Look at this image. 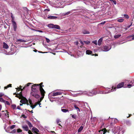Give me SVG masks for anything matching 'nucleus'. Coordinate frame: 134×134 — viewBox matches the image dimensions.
Returning <instances> with one entry per match:
<instances>
[{"mask_svg": "<svg viewBox=\"0 0 134 134\" xmlns=\"http://www.w3.org/2000/svg\"><path fill=\"white\" fill-rule=\"evenodd\" d=\"M39 90H40L41 94L42 96V98H43L44 96L45 91L42 87L40 86H38V85L37 84H34L32 86L31 92L36 91V92H39Z\"/></svg>", "mask_w": 134, "mask_h": 134, "instance_id": "nucleus-1", "label": "nucleus"}, {"mask_svg": "<svg viewBox=\"0 0 134 134\" xmlns=\"http://www.w3.org/2000/svg\"><path fill=\"white\" fill-rule=\"evenodd\" d=\"M116 87H112V89L110 91L109 90L108 92L106 91L105 92L103 91H100L98 92H96V93H95V92H92L90 93H89L88 94L86 92H85L83 93V94H87V95L88 96H92L93 95H96L98 93H100V94H107L108 93H109L111 92H113L114 91H115L116 90Z\"/></svg>", "mask_w": 134, "mask_h": 134, "instance_id": "nucleus-2", "label": "nucleus"}, {"mask_svg": "<svg viewBox=\"0 0 134 134\" xmlns=\"http://www.w3.org/2000/svg\"><path fill=\"white\" fill-rule=\"evenodd\" d=\"M113 132L115 134L118 132V134H123V131L121 129V127L120 126H117L115 127L114 129Z\"/></svg>", "mask_w": 134, "mask_h": 134, "instance_id": "nucleus-3", "label": "nucleus"}, {"mask_svg": "<svg viewBox=\"0 0 134 134\" xmlns=\"http://www.w3.org/2000/svg\"><path fill=\"white\" fill-rule=\"evenodd\" d=\"M38 92H36V91L31 92V94L36 98H38L40 97V96L38 94Z\"/></svg>", "mask_w": 134, "mask_h": 134, "instance_id": "nucleus-4", "label": "nucleus"}, {"mask_svg": "<svg viewBox=\"0 0 134 134\" xmlns=\"http://www.w3.org/2000/svg\"><path fill=\"white\" fill-rule=\"evenodd\" d=\"M111 48V46L110 45L107 44L104 47V50H103V51L107 52Z\"/></svg>", "mask_w": 134, "mask_h": 134, "instance_id": "nucleus-5", "label": "nucleus"}, {"mask_svg": "<svg viewBox=\"0 0 134 134\" xmlns=\"http://www.w3.org/2000/svg\"><path fill=\"white\" fill-rule=\"evenodd\" d=\"M133 86H134V80L131 81H129L127 85V87L129 88H130Z\"/></svg>", "mask_w": 134, "mask_h": 134, "instance_id": "nucleus-6", "label": "nucleus"}, {"mask_svg": "<svg viewBox=\"0 0 134 134\" xmlns=\"http://www.w3.org/2000/svg\"><path fill=\"white\" fill-rule=\"evenodd\" d=\"M21 100H20V102L24 104H25L27 102V100L26 98L24 97L23 96V97L21 98Z\"/></svg>", "mask_w": 134, "mask_h": 134, "instance_id": "nucleus-7", "label": "nucleus"}, {"mask_svg": "<svg viewBox=\"0 0 134 134\" xmlns=\"http://www.w3.org/2000/svg\"><path fill=\"white\" fill-rule=\"evenodd\" d=\"M13 26V29L14 31H16L17 28V25L15 21L12 22Z\"/></svg>", "mask_w": 134, "mask_h": 134, "instance_id": "nucleus-8", "label": "nucleus"}, {"mask_svg": "<svg viewBox=\"0 0 134 134\" xmlns=\"http://www.w3.org/2000/svg\"><path fill=\"white\" fill-rule=\"evenodd\" d=\"M124 84V82H121L120 83L117 85V88H119L122 87H123Z\"/></svg>", "mask_w": 134, "mask_h": 134, "instance_id": "nucleus-9", "label": "nucleus"}, {"mask_svg": "<svg viewBox=\"0 0 134 134\" xmlns=\"http://www.w3.org/2000/svg\"><path fill=\"white\" fill-rule=\"evenodd\" d=\"M62 93L60 92H53V95L52 96H57L60 95L62 94Z\"/></svg>", "mask_w": 134, "mask_h": 134, "instance_id": "nucleus-10", "label": "nucleus"}, {"mask_svg": "<svg viewBox=\"0 0 134 134\" xmlns=\"http://www.w3.org/2000/svg\"><path fill=\"white\" fill-rule=\"evenodd\" d=\"M57 17L56 16H48L47 18L51 19H56L57 18Z\"/></svg>", "mask_w": 134, "mask_h": 134, "instance_id": "nucleus-11", "label": "nucleus"}, {"mask_svg": "<svg viewBox=\"0 0 134 134\" xmlns=\"http://www.w3.org/2000/svg\"><path fill=\"white\" fill-rule=\"evenodd\" d=\"M22 127L24 130L26 131H29L28 127L27 125H25L23 126H22Z\"/></svg>", "mask_w": 134, "mask_h": 134, "instance_id": "nucleus-12", "label": "nucleus"}, {"mask_svg": "<svg viewBox=\"0 0 134 134\" xmlns=\"http://www.w3.org/2000/svg\"><path fill=\"white\" fill-rule=\"evenodd\" d=\"M3 48L5 49H7L9 48L8 45L4 42L3 43Z\"/></svg>", "mask_w": 134, "mask_h": 134, "instance_id": "nucleus-13", "label": "nucleus"}, {"mask_svg": "<svg viewBox=\"0 0 134 134\" xmlns=\"http://www.w3.org/2000/svg\"><path fill=\"white\" fill-rule=\"evenodd\" d=\"M127 38H130V41H131L132 40H134V35H132L129 36L127 37Z\"/></svg>", "mask_w": 134, "mask_h": 134, "instance_id": "nucleus-14", "label": "nucleus"}, {"mask_svg": "<svg viewBox=\"0 0 134 134\" xmlns=\"http://www.w3.org/2000/svg\"><path fill=\"white\" fill-rule=\"evenodd\" d=\"M54 24H48L47 25V26L48 27L50 28L54 29Z\"/></svg>", "mask_w": 134, "mask_h": 134, "instance_id": "nucleus-15", "label": "nucleus"}, {"mask_svg": "<svg viewBox=\"0 0 134 134\" xmlns=\"http://www.w3.org/2000/svg\"><path fill=\"white\" fill-rule=\"evenodd\" d=\"M57 124H58L59 126H61L62 127L61 125L59 123L61 122V121L60 119H57L56 120Z\"/></svg>", "mask_w": 134, "mask_h": 134, "instance_id": "nucleus-16", "label": "nucleus"}, {"mask_svg": "<svg viewBox=\"0 0 134 134\" xmlns=\"http://www.w3.org/2000/svg\"><path fill=\"white\" fill-rule=\"evenodd\" d=\"M32 130L34 131L35 133H37L39 132V130L35 127H33L32 129Z\"/></svg>", "mask_w": 134, "mask_h": 134, "instance_id": "nucleus-17", "label": "nucleus"}, {"mask_svg": "<svg viewBox=\"0 0 134 134\" xmlns=\"http://www.w3.org/2000/svg\"><path fill=\"white\" fill-rule=\"evenodd\" d=\"M103 39L102 38H100L98 41V44L99 46H100L102 43V41Z\"/></svg>", "mask_w": 134, "mask_h": 134, "instance_id": "nucleus-18", "label": "nucleus"}, {"mask_svg": "<svg viewBox=\"0 0 134 134\" xmlns=\"http://www.w3.org/2000/svg\"><path fill=\"white\" fill-rule=\"evenodd\" d=\"M54 28L56 29H60V26L57 25H54Z\"/></svg>", "mask_w": 134, "mask_h": 134, "instance_id": "nucleus-19", "label": "nucleus"}, {"mask_svg": "<svg viewBox=\"0 0 134 134\" xmlns=\"http://www.w3.org/2000/svg\"><path fill=\"white\" fill-rule=\"evenodd\" d=\"M63 107L62 108L61 111L64 113H66L69 112V110L68 109H62Z\"/></svg>", "mask_w": 134, "mask_h": 134, "instance_id": "nucleus-20", "label": "nucleus"}, {"mask_svg": "<svg viewBox=\"0 0 134 134\" xmlns=\"http://www.w3.org/2000/svg\"><path fill=\"white\" fill-rule=\"evenodd\" d=\"M86 53L87 54H91L92 53V52L89 50H87L86 51Z\"/></svg>", "mask_w": 134, "mask_h": 134, "instance_id": "nucleus-21", "label": "nucleus"}, {"mask_svg": "<svg viewBox=\"0 0 134 134\" xmlns=\"http://www.w3.org/2000/svg\"><path fill=\"white\" fill-rule=\"evenodd\" d=\"M16 96L19 98V99H21L23 97V96L21 94H20L19 95H16Z\"/></svg>", "mask_w": 134, "mask_h": 134, "instance_id": "nucleus-22", "label": "nucleus"}, {"mask_svg": "<svg viewBox=\"0 0 134 134\" xmlns=\"http://www.w3.org/2000/svg\"><path fill=\"white\" fill-rule=\"evenodd\" d=\"M106 130L105 129H104L102 130H101L99 131V132H101L102 133L103 132V134H104L106 132Z\"/></svg>", "mask_w": 134, "mask_h": 134, "instance_id": "nucleus-23", "label": "nucleus"}, {"mask_svg": "<svg viewBox=\"0 0 134 134\" xmlns=\"http://www.w3.org/2000/svg\"><path fill=\"white\" fill-rule=\"evenodd\" d=\"M83 127L82 126H81V127L78 129V132H80L83 129Z\"/></svg>", "mask_w": 134, "mask_h": 134, "instance_id": "nucleus-24", "label": "nucleus"}, {"mask_svg": "<svg viewBox=\"0 0 134 134\" xmlns=\"http://www.w3.org/2000/svg\"><path fill=\"white\" fill-rule=\"evenodd\" d=\"M11 18H12V20H11L12 21V22H13L15 21H14V17L13 16V15L12 13H11Z\"/></svg>", "mask_w": 134, "mask_h": 134, "instance_id": "nucleus-25", "label": "nucleus"}, {"mask_svg": "<svg viewBox=\"0 0 134 134\" xmlns=\"http://www.w3.org/2000/svg\"><path fill=\"white\" fill-rule=\"evenodd\" d=\"M27 123L30 127H32V125L30 122L27 121Z\"/></svg>", "mask_w": 134, "mask_h": 134, "instance_id": "nucleus-26", "label": "nucleus"}, {"mask_svg": "<svg viewBox=\"0 0 134 134\" xmlns=\"http://www.w3.org/2000/svg\"><path fill=\"white\" fill-rule=\"evenodd\" d=\"M124 19L122 18H121L120 19H118L117 20L119 22H122Z\"/></svg>", "mask_w": 134, "mask_h": 134, "instance_id": "nucleus-27", "label": "nucleus"}, {"mask_svg": "<svg viewBox=\"0 0 134 134\" xmlns=\"http://www.w3.org/2000/svg\"><path fill=\"white\" fill-rule=\"evenodd\" d=\"M121 35H115L114 36V38H117L120 36H121Z\"/></svg>", "mask_w": 134, "mask_h": 134, "instance_id": "nucleus-28", "label": "nucleus"}, {"mask_svg": "<svg viewBox=\"0 0 134 134\" xmlns=\"http://www.w3.org/2000/svg\"><path fill=\"white\" fill-rule=\"evenodd\" d=\"M32 84V83H27V85H25V86L23 87V89H25L26 88V87L29 86L30 84Z\"/></svg>", "mask_w": 134, "mask_h": 134, "instance_id": "nucleus-29", "label": "nucleus"}, {"mask_svg": "<svg viewBox=\"0 0 134 134\" xmlns=\"http://www.w3.org/2000/svg\"><path fill=\"white\" fill-rule=\"evenodd\" d=\"M17 42H26V41L25 40H21V39H18L17 40Z\"/></svg>", "mask_w": 134, "mask_h": 134, "instance_id": "nucleus-30", "label": "nucleus"}, {"mask_svg": "<svg viewBox=\"0 0 134 134\" xmlns=\"http://www.w3.org/2000/svg\"><path fill=\"white\" fill-rule=\"evenodd\" d=\"M83 42L84 43L87 44H88L90 43V42L89 41H83Z\"/></svg>", "mask_w": 134, "mask_h": 134, "instance_id": "nucleus-31", "label": "nucleus"}, {"mask_svg": "<svg viewBox=\"0 0 134 134\" xmlns=\"http://www.w3.org/2000/svg\"><path fill=\"white\" fill-rule=\"evenodd\" d=\"M74 107L77 110L79 111H80V110L78 107H77L76 105H74Z\"/></svg>", "mask_w": 134, "mask_h": 134, "instance_id": "nucleus-32", "label": "nucleus"}, {"mask_svg": "<svg viewBox=\"0 0 134 134\" xmlns=\"http://www.w3.org/2000/svg\"><path fill=\"white\" fill-rule=\"evenodd\" d=\"M71 117L72 118L76 119V115L75 114L71 115Z\"/></svg>", "mask_w": 134, "mask_h": 134, "instance_id": "nucleus-33", "label": "nucleus"}, {"mask_svg": "<svg viewBox=\"0 0 134 134\" xmlns=\"http://www.w3.org/2000/svg\"><path fill=\"white\" fill-rule=\"evenodd\" d=\"M20 88H19L18 87L17 88H16L17 89V91H19L20 90H21V91H22L23 90V89H21V87H22L21 86H20Z\"/></svg>", "mask_w": 134, "mask_h": 134, "instance_id": "nucleus-34", "label": "nucleus"}, {"mask_svg": "<svg viewBox=\"0 0 134 134\" xmlns=\"http://www.w3.org/2000/svg\"><path fill=\"white\" fill-rule=\"evenodd\" d=\"M4 103L5 104H6L8 105H10L8 101H6L5 100Z\"/></svg>", "mask_w": 134, "mask_h": 134, "instance_id": "nucleus-35", "label": "nucleus"}, {"mask_svg": "<svg viewBox=\"0 0 134 134\" xmlns=\"http://www.w3.org/2000/svg\"><path fill=\"white\" fill-rule=\"evenodd\" d=\"M12 84H9L8 85H7V86L6 87H4V88L6 89L7 88L9 87H11Z\"/></svg>", "mask_w": 134, "mask_h": 134, "instance_id": "nucleus-36", "label": "nucleus"}, {"mask_svg": "<svg viewBox=\"0 0 134 134\" xmlns=\"http://www.w3.org/2000/svg\"><path fill=\"white\" fill-rule=\"evenodd\" d=\"M4 101L5 100L2 98H0V102L4 103Z\"/></svg>", "mask_w": 134, "mask_h": 134, "instance_id": "nucleus-37", "label": "nucleus"}, {"mask_svg": "<svg viewBox=\"0 0 134 134\" xmlns=\"http://www.w3.org/2000/svg\"><path fill=\"white\" fill-rule=\"evenodd\" d=\"M130 81H129L127 80H125V81L124 82V84L125 83V84H128V83Z\"/></svg>", "mask_w": 134, "mask_h": 134, "instance_id": "nucleus-38", "label": "nucleus"}, {"mask_svg": "<svg viewBox=\"0 0 134 134\" xmlns=\"http://www.w3.org/2000/svg\"><path fill=\"white\" fill-rule=\"evenodd\" d=\"M15 125H13L10 126V128L11 129H12L14 128L15 127Z\"/></svg>", "mask_w": 134, "mask_h": 134, "instance_id": "nucleus-39", "label": "nucleus"}, {"mask_svg": "<svg viewBox=\"0 0 134 134\" xmlns=\"http://www.w3.org/2000/svg\"><path fill=\"white\" fill-rule=\"evenodd\" d=\"M83 33L84 34H89V32L88 31H85L83 32Z\"/></svg>", "mask_w": 134, "mask_h": 134, "instance_id": "nucleus-40", "label": "nucleus"}, {"mask_svg": "<svg viewBox=\"0 0 134 134\" xmlns=\"http://www.w3.org/2000/svg\"><path fill=\"white\" fill-rule=\"evenodd\" d=\"M16 130L15 129H14L11 131L10 133H14L16 132Z\"/></svg>", "mask_w": 134, "mask_h": 134, "instance_id": "nucleus-41", "label": "nucleus"}, {"mask_svg": "<svg viewBox=\"0 0 134 134\" xmlns=\"http://www.w3.org/2000/svg\"><path fill=\"white\" fill-rule=\"evenodd\" d=\"M124 17L126 19H128L129 18L128 15L127 14H124Z\"/></svg>", "mask_w": 134, "mask_h": 134, "instance_id": "nucleus-42", "label": "nucleus"}, {"mask_svg": "<svg viewBox=\"0 0 134 134\" xmlns=\"http://www.w3.org/2000/svg\"><path fill=\"white\" fill-rule=\"evenodd\" d=\"M17 132L18 133L20 132H22V130L20 129H17Z\"/></svg>", "mask_w": 134, "mask_h": 134, "instance_id": "nucleus-43", "label": "nucleus"}, {"mask_svg": "<svg viewBox=\"0 0 134 134\" xmlns=\"http://www.w3.org/2000/svg\"><path fill=\"white\" fill-rule=\"evenodd\" d=\"M92 43L95 44L96 45L97 44V41L96 40L94 41H92Z\"/></svg>", "mask_w": 134, "mask_h": 134, "instance_id": "nucleus-44", "label": "nucleus"}, {"mask_svg": "<svg viewBox=\"0 0 134 134\" xmlns=\"http://www.w3.org/2000/svg\"><path fill=\"white\" fill-rule=\"evenodd\" d=\"M71 12L70 11L68 12H67L65 13V15H68V14H69Z\"/></svg>", "mask_w": 134, "mask_h": 134, "instance_id": "nucleus-45", "label": "nucleus"}, {"mask_svg": "<svg viewBox=\"0 0 134 134\" xmlns=\"http://www.w3.org/2000/svg\"><path fill=\"white\" fill-rule=\"evenodd\" d=\"M36 107V105H30V107L32 108V109H33Z\"/></svg>", "mask_w": 134, "mask_h": 134, "instance_id": "nucleus-46", "label": "nucleus"}, {"mask_svg": "<svg viewBox=\"0 0 134 134\" xmlns=\"http://www.w3.org/2000/svg\"><path fill=\"white\" fill-rule=\"evenodd\" d=\"M46 41L47 43H49L50 42V40L49 39L47 38H46Z\"/></svg>", "mask_w": 134, "mask_h": 134, "instance_id": "nucleus-47", "label": "nucleus"}, {"mask_svg": "<svg viewBox=\"0 0 134 134\" xmlns=\"http://www.w3.org/2000/svg\"><path fill=\"white\" fill-rule=\"evenodd\" d=\"M113 2V3L114 4H116V2L115 1V0H112Z\"/></svg>", "mask_w": 134, "mask_h": 134, "instance_id": "nucleus-48", "label": "nucleus"}, {"mask_svg": "<svg viewBox=\"0 0 134 134\" xmlns=\"http://www.w3.org/2000/svg\"><path fill=\"white\" fill-rule=\"evenodd\" d=\"M114 121L115 123H116L118 121V120L117 119H114Z\"/></svg>", "mask_w": 134, "mask_h": 134, "instance_id": "nucleus-49", "label": "nucleus"}, {"mask_svg": "<svg viewBox=\"0 0 134 134\" xmlns=\"http://www.w3.org/2000/svg\"><path fill=\"white\" fill-rule=\"evenodd\" d=\"M12 107L14 108L15 109L16 108V105H12Z\"/></svg>", "mask_w": 134, "mask_h": 134, "instance_id": "nucleus-50", "label": "nucleus"}, {"mask_svg": "<svg viewBox=\"0 0 134 134\" xmlns=\"http://www.w3.org/2000/svg\"><path fill=\"white\" fill-rule=\"evenodd\" d=\"M28 133H29V134H33L31 132V131L30 130L28 131Z\"/></svg>", "mask_w": 134, "mask_h": 134, "instance_id": "nucleus-51", "label": "nucleus"}, {"mask_svg": "<svg viewBox=\"0 0 134 134\" xmlns=\"http://www.w3.org/2000/svg\"><path fill=\"white\" fill-rule=\"evenodd\" d=\"M3 94L2 93H0V97H1L3 95Z\"/></svg>", "mask_w": 134, "mask_h": 134, "instance_id": "nucleus-52", "label": "nucleus"}, {"mask_svg": "<svg viewBox=\"0 0 134 134\" xmlns=\"http://www.w3.org/2000/svg\"><path fill=\"white\" fill-rule=\"evenodd\" d=\"M105 23V21H103V22H102L101 23H100V24H104Z\"/></svg>", "mask_w": 134, "mask_h": 134, "instance_id": "nucleus-53", "label": "nucleus"}, {"mask_svg": "<svg viewBox=\"0 0 134 134\" xmlns=\"http://www.w3.org/2000/svg\"><path fill=\"white\" fill-rule=\"evenodd\" d=\"M29 102L30 104L31 105H32V101H31V100L29 101Z\"/></svg>", "mask_w": 134, "mask_h": 134, "instance_id": "nucleus-54", "label": "nucleus"}, {"mask_svg": "<svg viewBox=\"0 0 134 134\" xmlns=\"http://www.w3.org/2000/svg\"><path fill=\"white\" fill-rule=\"evenodd\" d=\"M17 109L20 110V107L19 106H18L17 107Z\"/></svg>", "mask_w": 134, "mask_h": 134, "instance_id": "nucleus-55", "label": "nucleus"}, {"mask_svg": "<svg viewBox=\"0 0 134 134\" xmlns=\"http://www.w3.org/2000/svg\"><path fill=\"white\" fill-rule=\"evenodd\" d=\"M5 115L7 116L8 118H9V114H8V113H7V114H5Z\"/></svg>", "mask_w": 134, "mask_h": 134, "instance_id": "nucleus-56", "label": "nucleus"}, {"mask_svg": "<svg viewBox=\"0 0 134 134\" xmlns=\"http://www.w3.org/2000/svg\"><path fill=\"white\" fill-rule=\"evenodd\" d=\"M35 31H38V32H43V31L41 30H35Z\"/></svg>", "mask_w": 134, "mask_h": 134, "instance_id": "nucleus-57", "label": "nucleus"}, {"mask_svg": "<svg viewBox=\"0 0 134 134\" xmlns=\"http://www.w3.org/2000/svg\"><path fill=\"white\" fill-rule=\"evenodd\" d=\"M80 43H81V44H82L83 45V44H84V43L82 41H80Z\"/></svg>", "mask_w": 134, "mask_h": 134, "instance_id": "nucleus-58", "label": "nucleus"}, {"mask_svg": "<svg viewBox=\"0 0 134 134\" xmlns=\"http://www.w3.org/2000/svg\"><path fill=\"white\" fill-rule=\"evenodd\" d=\"M50 11V10L49 9H46L44 10V11Z\"/></svg>", "mask_w": 134, "mask_h": 134, "instance_id": "nucleus-59", "label": "nucleus"}, {"mask_svg": "<svg viewBox=\"0 0 134 134\" xmlns=\"http://www.w3.org/2000/svg\"><path fill=\"white\" fill-rule=\"evenodd\" d=\"M38 102V104H39V105L40 107H41V106H40V105L41 104V103H39V101Z\"/></svg>", "mask_w": 134, "mask_h": 134, "instance_id": "nucleus-60", "label": "nucleus"}, {"mask_svg": "<svg viewBox=\"0 0 134 134\" xmlns=\"http://www.w3.org/2000/svg\"><path fill=\"white\" fill-rule=\"evenodd\" d=\"M38 102H37V103H36L35 104V105H36H36H38Z\"/></svg>", "mask_w": 134, "mask_h": 134, "instance_id": "nucleus-61", "label": "nucleus"}, {"mask_svg": "<svg viewBox=\"0 0 134 134\" xmlns=\"http://www.w3.org/2000/svg\"><path fill=\"white\" fill-rule=\"evenodd\" d=\"M38 86H40L41 87H43L44 86L43 85H42L41 86L40 85H38Z\"/></svg>", "mask_w": 134, "mask_h": 134, "instance_id": "nucleus-62", "label": "nucleus"}, {"mask_svg": "<svg viewBox=\"0 0 134 134\" xmlns=\"http://www.w3.org/2000/svg\"><path fill=\"white\" fill-rule=\"evenodd\" d=\"M75 43L76 45H77L79 43L78 42H75Z\"/></svg>", "mask_w": 134, "mask_h": 134, "instance_id": "nucleus-63", "label": "nucleus"}, {"mask_svg": "<svg viewBox=\"0 0 134 134\" xmlns=\"http://www.w3.org/2000/svg\"><path fill=\"white\" fill-rule=\"evenodd\" d=\"M1 109H2V106H1V105H0V110H1Z\"/></svg>", "mask_w": 134, "mask_h": 134, "instance_id": "nucleus-64", "label": "nucleus"}]
</instances>
